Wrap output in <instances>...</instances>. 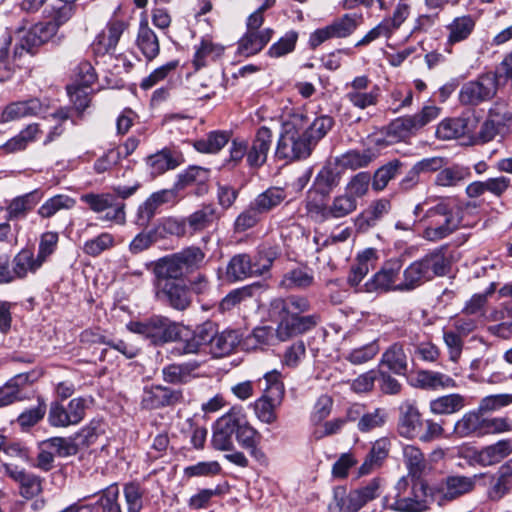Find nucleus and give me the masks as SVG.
Segmentation results:
<instances>
[{"mask_svg":"<svg viewBox=\"0 0 512 512\" xmlns=\"http://www.w3.org/2000/svg\"><path fill=\"white\" fill-rule=\"evenodd\" d=\"M271 36V29H264L262 31H247L239 41L238 53L245 57L257 54L270 41Z\"/></svg>","mask_w":512,"mask_h":512,"instance_id":"25","label":"nucleus"},{"mask_svg":"<svg viewBox=\"0 0 512 512\" xmlns=\"http://www.w3.org/2000/svg\"><path fill=\"white\" fill-rule=\"evenodd\" d=\"M313 148L311 139L305 134L303 114H293L282 126L276 148L277 157L286 160L305 159L310 156Z\"/></svg>","mask_w":512,"mask_h":512,"instance_id":"3","label":"nucleus"},{"mask_svg":"<svg viewBox=\"0 0 512 512\" xmlns=\"http://www.w3.org/2000/svg\"><path fill=\"white\" fill-rule=\"evenodd\" d=\"M443 341L448 350L449 359L452 362H457L463 350V337L452 329L443 330Z\"/></svg>","mask_w":512,"mask_h":512,"instance_id":"60","label":"nucleus"},{"mask_svg":"<svg viewBox=\"0 0 512 512\" xmlns=\"http://www.w3.org/2000/svg\"><path fill=\"white\" fill-rule=\"evenodd\" d=\"M484 474H476L472 477L464 475L448 476L439 484L436 492L438 503L443 505L445 502L456 500L464 495L474 491L476 481Z\"/></svg>","mask_w":512,"mask_h":512,"instance_id":"10","label":"nucleus"},{"mask_svg":"<svg viewBox=\"0 0 512 512\" xmlns=\"http://www.w3.org/2000/svg\"><path fill=\"white\" fill-rule=\"evenodd\" d=\"M483 416L479 411L465 413L455 423L454 431L460 437L482 436Z\"/></svg>","mask_w":512,"mask_h":512,"instance_id":"33","label":"nucleus"},{"mask_svg":"<svg viewBox=\"0 0 512 512\" xmlns=\"http://www.w3.org/2000/svg\"><path fill=\"white\" fill-rule=\"evenodd\" d=\"M261 215V212L258 211L251 202L249 206L237 216L234 222L235 230L237 232H244L254 227L260 221Z\"/></svg>","mask_w":512,"mask_h":512,"instance_id":"61","label":"nucleus"},{"mask_svg":"<svg viewBox=\"0 0 512 512\" xmlns=\"http://www.w3.org/2000/svg\"><path fill=\"white\" fill-rule=\"evenodd\" d=\"M403 458L409 475L420 479L421 475L427 468V463L421 450L414 445H406L403 447Z\"/></svg>","mask_w":512,"mask_h":512,"instance_id":"39","label":"nucleus"},{"mask_svg":"<svg viewBox=\"0 0 512 512\" xmlns=\"http://www.w3.org/2000/svg\"><path fill=\"white\" fill-rule=\"evenodd\" d=\"M475 28V21L470 15L456 17L447 25L449 44H455L466 40Z\"/></svg>","mask_w":512,"mask_h":512,"instance_id":"31","label":"nucleus"},{"mask_svg":"<svg viewBox=\"0 0 512 512\" xmlns=\"http://www.w3.org/2000/svg\"><path fill=\"white\" fill-rule=\"evenodd\" d=\"M144 491L137 483H128L124 486V496L128 512H140L143 507Z\"/></svg>","mask_w":512,"mask_h":512,"instance_id":"63","label":"nucleus"},{"mask_svg":"<svg viewBox=\"0 0 512 512\" xmlns=\"http://www.w3.org/2000/svg\"><path fill=\"white\" fill-rule=\"evenodd\" d=\"M182 400L183 395L181 390L155 385L144 388L141 405L145 409H158L175 405Z\"/></svg>","mask_w":512,"mask_h":512,"instance_id":"13","label":"nucleus"},{"mask_svg":"<svg viewBox=\"0 0 512 512\" xmlns=\"http://www.w3.org/2000/svg\"><path fill=\"white\" fill-rule=\"evenodd\" d=\"M363 151L349 150L336 157V164L343 169L357 170L367 167L374 161L384 148V136L380 134L369 135Z\"/></svg>","mask_w":512,"mask_h":512,"instance_id":"8","label":"nucleus"},{"mask_svg":"<svg viewBox=\"0 0 512 512\" xmlns=\"http://www.w3.org/2000/svg\"><path fill=\"white\" fill-rule=\"evenodd\" d=\"M470 120L464 118L445 119L439 123L436 129V136L441 140L459 138L471 132Z\"/></svg>","mask_w":512,"mask_h":512,"instance_id":"30","label":"nucleus"},{"mask_svg":"<svg viewBox=\"0 0 512 512\" xmlns=\"http://www.w3.org/2000/svg\"><path fill=\"white\" fill-rule=\"evenodd\" d=\"M319 321L317 315H299L293 318H282L276 328V338L286 341L314 328Z\"/></svg>","mask_w":512,"mask_h":512,"instance_id":"18","label":"nucleus"},{"mask_svg":"<svg viewBox=\"0 0 512 512\" xmlns=\"http://www.w3.org/2000/svg\"><path fill=\"white\" fill-rule=\"evenodd\" d=\"M126 327L130 332L149 339L153 344L175 341L181 335L180 325L163 316H153L143 321H131Z\"/></svg>","mask_w":512,"mask_h":512,"instance_id":"7","label":"nucleus"},{"mask_svg":"<svg viewBox=\"0 0 512 512\" xmlns=\"http://www.w3.org/2000/svg\"><path fill=\"white\" fill-rule=\"evenodd\" d=\"M497 87L496 77L492 73L483 74L462 86L459 100L464 105H478L492 99L496 95Z\"/></svg>","mask_w":512,"mask_h":512,"instance_id":"9","label":"nucleus"},{"mask_svg":"<svg viewBox=\"0 0 512 512\" xmlns=\"http://www.w3.org/2000/svg\"><path fill=\"white\" fill-rule=\"evenodd\" d=\"M59 241L57 232L48 231L41 235L36 257L44 264L56 251Z\"/></svg>","mask_w":512,"mask_h":512,"instance_id":"62","label":"nucleus"},{"mask_svg":"<svg viewBox=\"0 0 512 512\" xmlns=\"http://www.w3.org/2000/svg\"><path fill=\"white\" fill-rule=\"evenodd\" d=\"M277 257V252L271 248H263L251 257V268L254 276H261L268 272Z\"/></svg>","mask_w":512,"mask_h":512,"instance_id":"52","label":"nucleus"},{"mask_svg":"<svg viewBox=\"0 0 512 512\" xmlns=\"http://www.w3.org/2000/svg\"><path fill=\"white\" fill-rule=\"evenodd\" d=\"M228 140L229 135L226 132L213 131L205 138L195 141L194 147L201 153H217L228 143Z\"/></svg>","mask_w":512,"mask_h":512,"instance_id":"47","label":"nucleus"},{"mask_svg":"<svg viewBox=\"0 0 512 512\" xmlns=\"http://www.w3.org/2000/svg\"><path fill=\"white\" fill-rule=\"evenodd\" d=\"M248 277H254L251 268V256L248 254L233 256L226 268V278L231 282H235Z\"/></svg>","mask_w":512,"mask_h":512,"instance_id":"34","label":"nucleus"},{"mask_svg":"<svg viewBox=\"0 0 512 512\" xmlns=\"http://www.w3.org/2000/svg\"><path fill=\"white\" fill-rule=\"evenodd\" d=\"M512 490V480H510L500 470L497 476L490 475V486L486 496L492 502H499Z\"/></svg>","mask_w":512,"mask_h":512,"instance_id":"48","label":"nucleus"},{"mask_svg":"<svg viewBox=\"0 0 512 512\" xmlns=\"http://www.w3.org/2000/svg\"><path fill=\"white\" fill-rule=\"evenodd\" d=\"M357 202L345 193L339 194L333 198L330 204L326 206L314 205L309 211L318 221L327 219H339L346 217L356 211Z\"/></svg>","mask_w":512,"mask_h":512,"instance_id":"12","label":"nucleus"},{"mask_svg":"<svg viewBox=\"0 0 512 512\" xmlns=\"http://www.w3.org/2000/svg\"><path fill=\"white\" fill-rule=\"evenodd\" d=\"M265 386L264 394H269L276 401L282 400L284 396V384L281 380V374L277 370L267 372L263 377Z\"/></svg>","mask_w":512,"mask_h":512,"instance_id":"59","label":"nucleus"},{"mask_svg":"<svg viewBox=\"0 0 512 512\" xmlns=\"http://www.w3.org/2000/svg\"><path fill=\"white\" fill-rule=\"evenodd\" d=\"M155 283L176 282L185 274L175 253L159 259L154 266Z\"/></svg>","mask_w":512,"mask_h":512,"instance_id":"21","label":"nucleus"},{"mask_svg":"<svg viewBox=\"0 0 512 512\" xmlns=\"http://www.w3.org/2000/svg\"><path fill=\"white\" fill-rule=\"evenodd\" d=\"M152 176H158L167 170L174 169L178 166V162L173 158L169 150H162L150 155L146 160Z\"/></svg>","mask_w":512,"mask_h":512,"instance_id":"43","label":"nucleus"},{"mask_svg":"<svg viewBox=\"0 0 512 512\" xmlns=\"http://www.w3.org/2000/svg\"><path fill=\"white\" fill-rule=\"evenodd\" d=\"M306 356V346L302 340H298L288 346L281 358L282 365L288 368H296Z\"/></svg>","mask_w":512,"mask_h":512,"instance_id":"57","label":"nucleus"},{"mask_svg":"<svg viewBox=\"0 0 512 512\" xmlns=\"http://www.w3.org/2000/svg\"><path fill=\"white\" fill-rule=\"evenodd\" d=\"M36 194L37 190L12 199L6 207V220L14 221L24 219L37 203V201L33 200Z\"/></svg>","mask_w":512,"mask_h":512,"instance_id":"32","label":"nucleus"},{"mask_svg":"<svg viewBox=\"0 0 512 512\" xmlns=\"http://www.w3.org/2000/svg\"><path fill=\"white\" fill-rule=\"evenodd\" d=\"M185 273L199 269L205 260V253L201 248L190 246L175 253Z\"/></svg>","mask_w":512,"mask_h":512,"instance_id":"44","label":"nucleus"},{"mask_svg":"<svg viewBox=\"0 0 512 512\" xmlns=\"http://www.w3.org/2000/svg\"><path fill=\"white\" fill-rule=\"evenodd\" d=\"M381 480L373 479L365 487L347 492L343 486L333 490V502L329 504L330 512H358L367 502L380 494Z\"/></svg>","mask_w":512,"mask_h":512,"instance_id":"6","label":"nucleus"},{"mask_svg":"<svg viewBox=\"0 0 512 512\" xmlns=\"http://www.w3.org/2000/svg\"><path fill=\"white\" fill-rule=\"evenodd\" d=\"M512 404V394L502 393L495 395H488L481 399L478 411L482 415L498 411L506 406Z\"/></svg>","mask_w":512,"mask_h":512,"instance_id":"55","label":"nucleus"},{"mask_svg":"<svg viewBox=\"0 0 512 512\" xmlns=\"http://www.w3.org/2000/svg\"><path fill=\"white\" fill-rule=\"evenodd\" d=\"M386 366L398 375H405L407 358L401 345L394 344L386 351Z\"/></svg>","mask_w":512,"mask_h":512,"instance_id":"54","label":"nucleus"},{"mask_svg":"<svg viewBox=\"0 0 512 512\" xmlns=\"http://www.w3.org/2000/svg\"><path fill=\"white\" fill-rule=\"evenodd\" d=\"M512 453V442L500 440L492 445L486 446L474 455V460L481 466H491L501 462Z\"/></svg>","mask_w":512,"mask_h":512,"instance_id":"20","label":"nucleus"},{"mask_svg":"<svg viewBox=\"0 0 512 512\" xmlns=\"http://www.w3.org/2000/svg\"><path fill=\"white\" fill-rule=\"evenodd\" d=\"M27 380V375L19 374L0 388V408L8 406L20 399V386L27 382Z\"/></svg>","mask_w":512,"mask_h":512,"instance_id":"50","label":"nucleus"},{"mask_svg":"<svg viewBox=\"0 0 512 512\" xmlns=\"http://www.w3.org/2000/svg\"><path fill=\"white\" fill-rule=\"evenodd\" d=\"M310 302L306 297L290 295L285 298H275L270 302V315L281 321L282 318H293L309 311Z\"/></svg>","mask_w":512,"mask_h":512,"instance_id":"16","label":"nucleus"},{"mask_svg":"<svg viewBox=\"0 0 512 512\" xmlns=\"http://www.w3.org/2000/svg\"><path fill=\"white\" fill-rule=\"evenodd\" d=\"M334 121L332 117L327 115H322L320 117L315 118L311 123L308 118L303 115V126L305 129V134L309 139H311L312 145L318 143L333 127Z\"/></svg>","mask_w":512,"mask_h":512,"instance_id":"36","label":"nucleus"},{"mask_svg":"<svg viewBox=\"0 0 512 512\" xmlns=\"http://www.w3.org/2000/svg\"><path fill=\"white\" fill-rule=\"evenodd\" d=\"M76 204L75 199L68 195L58 194L47 199L38 209L42 218H51L61 210H70Z\"/></svg>","mask_w":512,"mask_h":512,"instance_id":"42","label":"nucleus"},{"mask_svg":"<svg viewBox=\"0 0 512 512\" xmlns=\"http://www.w3.org/2000/svg\"><path fill=\"white\" fill-rule=\"evenodd\" d=\"M430 220L423 231V238L429 241L441 240L454 232L461 223L460 209L445 203H440L426 212Z\"/></svg>","mask_w":512,"mask_h":512,"instance_id":"5","label":"nucleus"},{"mask_svg":"<svg viewBox=\"0 0 512 512\" xmlns=\"http://www.w3.org/2000/svg\"><path fill=\"white\" fill-rule=\"evenodd\" d=\"M215 220V209L212 206H204L192 213L186 222L193 232L208 228Z\"/></svg>","mask_w":512,"mask_h":512,"instance_id":"53","label":"nucleus"},{"mask_svg":"<svg viewBox=\"0 0 512 512\" xmlns=\"http://www.w3.org/2000/svg\"><path fill=\"white\" fill-rule=\"evenodd\" d=\"M286 198L284 189L270 187L255 197L252 203L261 214L268 213L279 206Z\"/></svg>","mask_w":512,"mask_h":512,"instance_id":"38","label":"nucleus"},{"mask_svg":"<svg viewBox=\"0 0 512 512\" xmlns=\"http://www.w3.org/2000/svg\"><path fill=\"white\" fill-rule=\"evenodd\" d=\"M127 28L123 20L112 19L106 27L96 36L92 49L97 55L111 54L115 51L117 44Z\"/></svg>","mask_w":512,"mask_h":512,"instance_id":"15","label":"nucleus"},{"mask_svg":"<svg viewBox=\"0 0 512 512\" xmlns=\"http://www.w3.org/2000/svg\"><path fill=\"white\" fill-rule=\"evenodd\" d=\"M155 297L171 308L184 311L192 303L188 287L182 281L154 283Z\"/></svg>","mask_w":512,"mask_h":512,"instance_id":"11","label":"nucleus"},{"mask_svg":"<svg viewBox=\"0 0 512 512\" xmlns=\"http://www.w3.org/2000/svg\"><path fill=\"white\" fill-rule=\"evenodd\" d=\"M371 178L370 175L366 172H360L351 177L349 182L345 186L344 193L348 197H352V199L357 202V200L363 197L369 190Z\"/></svg>","mask_w":512,"mask_h":512,"instance_id":"51","label":"nucleus"},{"mask_svg":"<svg viewBox=\"0 0 512 512\" xmlns=\"http://www.w3.org/2000/svg\"><path fill=\"white\" fill-rule=\"evenodd\" d=\"M174 197L172 190H161L153 193L138 209L137 222L140 226H146L155 215L157 208Z\"/></svg>","mask_w":512,"mask_h":512,"instance_id":"28","label":"nucleus"},{"mask_svg":"<svg viewBox=\"0 0 512 512\" xmlns=\"http://www.w3.org/2000/svg\"><path fill=\"white\" fill-rule=\"evenodd\" d=\"M298 33L295 31H288L276 43H274L268 50L271 57L279 58L291 53L296 46Z\"/></svg>","mask_w":512,"mask_h":512,"instance_id":"58","label":"nucleus"},{"mask_svg":"<svg viewBox=\"0 0 512 512\" xmlns=\"http://www.w3.org/2000/svg\"><path fill=\"white\" fill-rule=\"evenodd\" d=\"M272 143V132L267 127H261L250 145L247 146V164L252 168L261 167L267 160Z\"/></svg>","mask_w":512,"mask_h":512,"instance_id":"19","label":"nucleus"},{"mask_svg":"<svg viewBox=\"0 0 512 512\" xmlns=\"http://www.w3.org/2000/svg\"><path fill=\"white\" fill-rule=\"evenodd\" d=\"M43 111L41 102L36 99L14 102L5 107L1 114L2 122H10L27 116H35Z\"/></svg>","mask_w":512,"mask_h":512,"instance_id":"22","label":"nucleus"},{"mask_svg":"<svg viewBox=\"0 0 512 512\" xmlns=\"http://www.w3.org/2000/svg\"><path fill=\"white\" fill-rule=\"evenodd\" d=\"M423 420L415 402L405 401L399 406L398 432L407 439L417 438L422 431Z\"/></svg>","mask_w":512,"mask_h":512,"instance_id":"17","label":"nucleus"},{"mask_svg":"<svg viewBox=\"0 0 512 512\" xmlns=\"http://www.w3.org/2000/svg\"><path fill=\"white\" fill-rule=\"evenodd\" d=\"M42 265L30 249L20 250L12 260V269L17 279H24L29 273L35 274Z\"/></svg>","mask_w":512,"mask_h":512,"instance_id":"27","label":"nucleus"},{"mask_svg":"<svg viewBox=\"0 0 512 512\" xmlns=\"http://www.w3.org/2000/svg\"><path fill=\"white\" fill-rule=\"evenodd\" d=\"M136 44L148 61L155 59L160 52L159 39L149 27L147 20L140 22Z\"/></svg>","mask_w":512,"mask_h":512,"instance_id":"26","label":"nucleus"},{"mask_svg":"<svg viewBox=\"0 0 512 512\" xmlns=\"http://www.w3.org/2000/svg\"><path fill=\"white\" fill-rule=\"evenodd\" d=\"M465 406V399L460 394H449L430 401V411L436 415H448L460 411Z\"/></svg>","mask_w":512,"mask_h":512,"instance_id":"37","label":"nucleus"},{"mask_svg":"<svg viewBox=\"0 0 512 512\" xmlns=\"http://www.w3.org/2000/svg\"><path fill=\"white\" fill-rule=\"evenodd\" d=\"M389 266V268L386 267V290H409L433 279L435 276L446 275L450 269V261L445 256L443 249H436L420 260L413 262L404 271V281L399 283H395L393 277L402 266L400 260H390Z\"/></svg>","mask_w":512,"mask_h":512,"instance_id":"2","label":"nucleus"},{"mask_svg":"<svg viewBox=\"0 0 512 512\" xmlns=\"http://www.w3.org/2000/svg\"><path fill=\"white\" fill-rule=\"evenodd\" d=\"M314 277L307 269L296 268L284 274L280 287L288 290L305 289L312 285Z\"/></svg>","mask_w":512,"mask_h":512,"instance_id":"41","label":"nucleus"},{"mask_svg":"<svg viewBox=\"0 0 512 512\" xmlns=\"http://www.w3.org/2000/svg\"><path fill=\"white\" fill-rule=\"evenodd\" d=\"M418 130L412 116L401 117L393 120L386 129V136L392 138L391 141L403 140L414 134Z\"/></svg>","mask_w":512,"mask_h":512,"instance_id":"46","label":"nucleus"},{"mask_svg":"<svg viewBox=\"0 0 512 512\" xmlns=\"http://www.w3.org/2000/svg\"><path fill=\"white\" fill-rule=\"evenodd\" d=\"M235 437L239 445L248 449L258 444L259 433L247 421L245 415L237 411Z\"/></svg>","mask_w":512,"mask_h":512,"instance_id":"40","label":"nucleus"},{"mask_svg":"<svg viewBox=\"0 0 512 512\" xmlns=\"http://www.w3.org/2000/svg\"><path fill=\"white\" fill-rule=\"evenodd\" d=\"M223 53V47L214 44L210 40L203 39L199 46L196 47L193 64L196 69L206 66L209 60L219 57Z\"/></svg>","mask_w":512,"mask_h":512,"instance_id":"49","label":"nucleus"},{"mask_svg":"<svg viewBox=\"0 0 512 512\" xmlns=\"http://www.w3.org/2000/svg\"><path fill=\"white\" fill-rule=\"evenodd\" d=\"M360 18L356 14H345L342 18L330 24L335 38L350 35L357 27Z\"/></svg>","mask_w":512,"mask_h":512,"instance_id":"64","label":"nucleus"},{"mask_svg":"<svg viewBox=\"0 0 512 512\" xmlns=\"http://www.w3.org/2000/svg\"><path fill=\"white\" fill-rule=\"evenodd\" d=\"M57 24L51 21L39 22L29 30L20 31L18 41L10 53L12 37L7 29L0 30V81H8L16 70L23 65V59L31 54L35 47L50 41L57 33Z\"/></svg>","mask_w":512,"mask_h":512,"instance_id":"1","label":"nucleus"},{"mask_svg":"<svg viewBox=\"0 0 512 512\" xmlns=\"http://www.w3.org/2000/svg\"><path fill=\"white\" fill-rule=\"evenodd\" d=\"M43 111L41 102L36 99L14 102L5 107L1 114L2 122H10L27 116H35Z\"/></svg>","mask_w":512,"mask_h":512,"instance_id":"23","label":"nucleus"},{"mask_svg":"<svg viewBox=\"0 0 512 512\" xmlns=\"http://www.w3.org/2000/svg\"><path fill=\"white\" fill-rule=\"evenodd\" d=\"M282 400L276 401L269 394H263L254 402V411L257 418L266 424H272L277 420L275 409Z\"/></svg>","mask_w":512,"mask_h":512,"instance_id":"45","label":"nucleus"},{"mask_svg":"<svg viewBox=\"0 0 512 512\" xmlns=\"http://www.w3.org/2000/svg\"><path fill=\"white\" fill-rule=\"evenodd\" d=\"M394 495L390 496L393 502L389 508L399 512H422L428 508V487L421 480H415L409 487L406 478H401L395 488Z\"/></svg>","mask_w":512,"mask_h":512,"instance_id":"4","label":"nucleus"},{"mask_svg":"<svg viewBox=\"0 0 512 512\" xmlns=\"http://www.w3.org/2000/svg\"><path fill=\"white\" fill-rule=\"evenodd\" d=\"M115 245L113 235L110 233H101L97 237L90 239L84 243L83 251L90 256H98L102 252L112 248Z\"/></svg>","mask_w":512,"mask_h":512,"instance_id":"56","label":"nucleus"},{"mask_svg":"<svg viewBox=\"0 0 512 512\" xmlns=\"http://www.w3.org/2000/svg\"><path fill=\"white\" fill-rule=\"evenodd\" d=\"M239 335L236 331H216L215 337L209 346L210 353L215 357H223L230 354L239 344Z\"/></svg>","mask_w":512,"mask_h":512,"instance_id":"29","label":"nucleus"},{"mask_svg":"<svg viewBox=\"0 0 512 512\" xmlns=\"http://www.w3.org/2000/svg\"><path fill=\"white\" fill-rule=\"evenodd\" d=\"M416 385L422 389L436 390L455 386V381L440 372L421 370L416 375Z\"/></svg>","mask_w":512,"mask_h":512,"instance_id":"35","label":"nucleus"},{"mask_svg":"<svg viewBox=\"0 0 512 512\" xmlns=\"http://www.w3.org/2000/svg\"><path fill=\"white\" fill-rule=\"evenodd\" d=\"M118 497V486L111 485L102 492L95 504L77 505V512H122Z\"/></svg>","mask_w":512,"mask_h":512,"instance_id":"24","label":"nucleus"},{"mask_svg":"<svg viewBox=\"0 0 512 512\" xmlns=\"http://www.w3.org/2000/svg\"><path fill=\"white\" fill-rule=\"evenodd\" d=\"M237 411L221 416L213 426L212 445L220 451H230L234 447L233 436L236 430Z\"/></svg>","mask_w":512,"mask_h":512,"instance_id":"14","label":"nucleus"}]
</instances>
